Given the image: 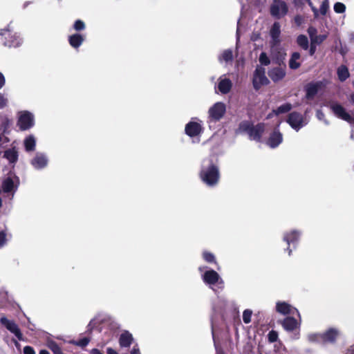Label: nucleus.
I'll use <instances>...</instances> for the list:
<instances>
[{
    "instance_id": "f257e3e1",
    "label": "nucleus",
    "mask_w": 354,
    "mask_h": 354,
    "mask_svg": "<svg viewBox=\"0 0 354 354\" xmlns=\"http://www.w3.org/2000/svg\"><path fill=\"white\" fill-rule=\"evenodd\" d=\"M207 165H203L199 172L201 180L209 187L216 185L220 180V171L218 166L214 162L212 159H208Z\"/></svg>"
},
{
    "instance_id": "f03ea898",
    "label": "nucleus",
    "mask_w": 354,
    "mask_h": 354,
    "mask_svg": "<svg viewBox=\"0 0 354 354\" xmlns=\"http://www.w3.org/2000/svg\"><path fill=\"white\" fill-rule=\"evenodd\" d=\"M240 129L248 134L250 139L260 142L265 131V124L260 122L254 125L252 122L245 121L241 123Z\"/></svg>"
},
{
    "instance_id": "7ed1b4c3",
    "label": "nucleus",
    "mask_w": 354,
    "mask_h": 354,
    "mask_svg": "<svg viewBox=\"0 0 354 354\" xmlns=\"http://www.w3.org/2000/svg\"><path fill=\"white\" fill-rule=\"evenodd\" d=\"M17 126L21 131H27L35 125L34 115L28 111H21L17 113Z\"/></svg>"
},
{
    "instance_id": "20e7f679",
    "label": "nucleus",
    "mask_w": 354,
    "mask_h": 354,
    "mask_svg": "<svg viewBox=\"0 0 354 354\" xmlns=\"http://www.w3.org/2000/svg\"><path fill=\"white\" fill-rule=\"evenodd\" d=\"M1 39L5 46L16 48L20 46L21 39L13 32L8 27L1 29L0 31Z\"/></svg>"
},
{
    "instance_id": "39448f33",
    "label": "nucleus",
    "mask_w": 354,
    "mask_h": 354,
    "mask_svg": "<svg viewBox=\"0 0 354 354\" xmlns=\"http://www.w3.org/2000/svg\"><path fill=\"white\" fill-rule=\"evenodd\" d=\"M288 12V6L283 0H273L270 6V13L276 19H280Z\"/></svg>"
},
{
    "instance_id": "423d86ee",
    "label": "nucleus",
    "mask_w": 354,
    "mask_h": 354,
    "mask_svg": "<svg viewBox=\"0 0 354 354\" xmlns=\"http://www.w3.org/2000/svg\"><path fill=\"white\" fill-rule=\"evenodd\" d=\"M270 81L266 76V69L261 66H257L252 77V85L256 91H259L262 86L269 84Z\"/></svg>"
},
{
    "instance_id": "0eeeda50",
    "label": "nucleus",
    "mask_w": 354,
    "mask_h": 354,
    "mask_svg": "<svg viewBox=\"0 0 354 354\" xmlns=\"http://www.w3.org/2000/svg\"><path fill=\"white\" fill-rule=\"evenodd\" d=\"M225 104L223 102H218L215 103L209 109V117L212 121H219L225 115Z\"/></svg>"
},
{
    "instance_id": "6e6552de",
    "label": "nucleus",
    "mask_w": 354,
    "mask_h": 354,
    "mask_svg": "<svg viewBox=\"0 0 354 354\" xmlns=\"http://www.w3.org/2000/svg\"><path fill=\"white\" fill-rule=\"evenodd\" d=\"M0 322L10 333H13L19 341L24 340L23 334L18 325L14 321L9 320L6 317H2L0 319Z\"/></svg>"
},
{
    "instance_id": "1a4fd4ad",
    "label": "nucleus",
    "mask_w": 354,
    "mask_h": 354,
    "mask_svg": "<svg viewBox=\"0 0 354 354\" xmlns=\"http://www.w3.org/2000/svg\"><path fill=\"white\" fill-rule=\"evenodd\" d=\"M286 121L290 126L296 131L299 130L304 126L303 115L297 111L289 113Z\"/></svg>"
},
{
    "instance_id": "9d476101",
    "label": "nucleus",
    "mask_w": 354,
    "mask_h": 354,
    "mask_svg": "<svg viewBox=\"0 0 354 354\" xmlns=\"http://www.w3.org/2000/svg\"><path fill=\"white\" fill-rule=\"evenodd\" d=\"M286 68L285 64L283 66L274 67L268 71V76L274 82H278L285 77L286 75Z\"/></svg>"
},
{
    "instance_id": "9b49d317",
    "label": "nucleus",
    "mask_w": 354,
    "mask_h": 354,
    "mask_svg": "<svg viewBox=\"0 0 354 354\" xmlns=\"http://www.w3.org/2000/svg\"><path fill=\"white\" fill-rule=\"evenodd\" d=\"M330 109L333 113L339 118L351 122L353 118L346 112V109L339 104H334L330 106Z\"/></svg>"
},
{
    "instance_id": "f8f14e48",
    "label": "nucleus",
    "mask_w": 354,
    "mask_h": 354,
    "mask_svg": "<svg viewBox=\"0 0 354 354\" xmlns=\"http://www.w3.org/2000/svg\"><path fill=\"white\" fill-rule=\"evenodd\" d=\"M202 130V126L199 123L193 121L188 122L185 128V133L191 138L198 136Z\"/></svg>"
},
{
    "instance_id": "ddd939ff",
    "label": "nucleus",
    "mask_w": 354,
    "mask_h": 354,
    "mask_svg": "<svg viewBox=\"0 0 354 354\" xmlns=\"http://www.w3.org/2000/svg\"><path fill=\"white\" fill-rule=\"evenodd\" d=\"M270 35L271 37L272 46H277L280 44L281 26L277 21H275L270 29Z\"/></svg>"
},
{
    "instance_id": "4468645a",
    "label": "nucleus",
    "mask_w": 354,
    "mask_h": 354,
    "mask_svg": "<svg viewBox=\"0 0 354 354\" xmlns=\"http://www.w3.org/2000/svg\"><path fill=\"white\" fill-rule=\"evenodd\" d=\"M283 141V136L279 129H275L272 133H270L268 140L267 145L271 148H276Z\"/></svg>"
},
{
    "instance_id": "2eb2a0df",
    "label": "nucleus",
    "mask_w": 354,
    "mask_h": 354,
    "mask_svg": "<svg viewBox=\"0 0 354 354\" xmlns=\"http://www.w3.org/2000/svg\"><path fill=\"white\" fill-rule=\"evenodd\" d=\"M322 335L323 344H334L339 336V331L334 328H330L324 333H322Z\"/></svg>"
},
{
    "instance_id": "dca6fc26",
    "label": "nucleus",
    "mask_w": 354,
    "mask_h": 354,
    "mask_svg": "<svg viewBox=\"0 0 354 354\" xmlns=\"http://www.w3.org/2000/svg\"><path fill=\"white\" fill-rule=\"evenodd\" d=\"M202 279L206 284L215 285L221 279V277L217 272L214 270H209L204 272Z\"/></svg>"
},
{
    "instance_id": "f3484780",
    "label": "nucleus",
    "mask_w": 354,
    "mask_h": 354,
    "mask_svg": "<svg viewBox=\"0 0 354 354\" xmlns=\"http://www.w3.org/2000/svg\"><path fill=\"white\" fill-rule=\"evenodd\" d=\"M299 232L297 230H292L290 232H287L283 236V241H286L288 244V247L286 250L288 251V255H291L292 250L290 249V245L291 243H296L299 238Z\"/></svg>"
},
{
    "instance_id": "a211bd4d",
    "label": "nucleus",
    "mask_w": 354,
    "mask_h": 354,
    "mask_svg": "<svg viewBox=\"0 0 354 354\" xmlns=\"http://www.w3.org/2000/svg\"><path fill=\"white\" fill-rule=\"evenodd\" d=\"M321 86V82H310L305 86L306 97L308 100L313 99L318 93Z\"/></svg>"
},
{
    "instance_id": "6ab92c4d",
    "label": "nucleus",
    "mask_w": 354,
    "mask_h": 354,
    "mask_svg": "<svg viewBox=\"0 0 354 354\" xmlns=\"http://www.w3.org/2000/svg\"><path fill=\"white\" fill-rule=\"evenodd\" d=\"M281 325L286 330L289 332H292L299 327V324L293 317H286L284 318Z\"/></svg>"
},
{
    "instance_id": "aec40b11",
    "label": "nucleus",
    "mask_w": 354,
    "mask_h": 354,
    "mask_svg": "<svg viewBox=\"0 0 354 354\" xmlns=\"http://www.w3.org/2000/svg\"><path fill=\"white\" fill-rule=\"evenodd\" d=\"M85 36L80 34L75 33L68 36V43L71 47L77 49L84 41Z\"/></svg>"
},
{
    "instance_id": "412c9836",
    "label": "nucleus",
    "mask_w": 354,
    "mask_h": 354,
    "mask_svg": "<svg viewBox=\"0 0 354 354\" xmlns=\"http://www.w3.org/2000/svg\"><path fill=\"white\" fill-rule=\"evenodd\" d=\"M48 160L45 156L42 154H36L34 158L31 160L32 165L37 169L45 167L47 165Z\"/></svg>"
},
{
    "instance_id": "4be33fe9",
    "label": "nucleus",
    "mask_w": 354,
    "mask_h": 354,
    "mask_svg": "<svg viewBox=\"0 0 354 354\" xmlns=\"http://www.w3.org/2000/svg\"><path fill=\"white\" fill-rule=\"evenodd\" d=\"M17 188V185H15L13 179L10 176L5 178L2 182V190L4 193L15 192Z\"/></svg>"
},
{
    "instance_id": "5701e85b",
    "label": "nucleus",
    "mask_w": 354,
    "mask_h": 354,
    "mask_svg": "<svg viewBox=\"0 0 354 354\" xmlns=\"http://www.w3.org/2000/svg\"><path fill=\"white\" fill-rule=\"evenodd\" d=\"M133 339L132 335L129 331L122 333L119 338V344L121 347H129L132 344Z\"/></svg>"
},
{
    "instance_id": "b1692460",
    "label": "nucleus",
    "mask_w": 354,
    "mask_h": 354,
    "mask_svg": "<svg viewBox=\"0 0 354 354\" xmlns=\"http://www.w3.org/2000/svg\"><path fill=\"white\" fill-rule=\"evenodd\" d=\"M12 120L7 116L4 117L0 124V132L1 135H9L10 133V127L12 125Z\"/></svg>"
},
{
    "instance_id": "393cba45",
    "label": "nucleus",
    "mask_w": 354,
    "mask_h": 354,
    "mask_svg": "<svg viewBox=\"0 0 354 354\" xmlns=\"http://www.w3.org/2000/svg\"><path fill=\"white\" fill-rule=\"evenodd\" d=\"M3 157L6 158L10 163H16L18 160V151L15 147L8 149L4 151Z\"/></svg>"
},
{
    "instance_id": "a878e982",
    "label": "nucleus",
    "mask_w": 354,
    "mask_h": 354,
    "mask_svg": "<svg viewBox=\"0 0 354 354\" xmlns=\"http://www.w3.org/2000/svg\"><path fill=\"white\" fill-rule=\"evenodd\" d=\"M232 86V82L230 79L225 78L221 80L218 84L219 91L223 94L228 93Z\"/></svg>"
},
{
    "instance_id": "bb28decb",
    "label": "nucleus",
    "mask_w": 354,
    "mask_h": 354,
    "mask_svg": "<svg viewBox=\"0 0 354 354\" xmlns=\"http://www.w3.org/2000/svg\"><path fill=\"white\" fill-rule=\"evenodd\" d=\"M301 58V54L299 52H294L292 53L289 59V67L292 70H296L301 66V63L298 62Z\"/></svg>"
},
{
    "instance_id": "cd10ccee",
    "label": "nucleus",
    "mask_w": 354,
    "mask_h": 354,
    "mask_svg": "<svg viewBox=\"0 0 354 354\" xmlns=\"http://www.w3.org/2000/svg\"><path fill=\"white\" fill-rule=\"evenodd\" d=\"M338 79L340 82L346 81L350 77L348 68L345 65H341L337 70Z\"/></svg>"
},
{
    "instance_id": "c85d7f7f",
    "label": "nucleus",
    "mask_w": 354,
    "mask_h": 354,
    "mask_svg": "<svg viewBox=\"0 0 354 354\" xmlns=\"http://www.w3.org/2000/svg\"><path fill=\"white\" fill-rule=\"evenodd\" d=\"M292 307L290 304L285 301H279L276 305V310L278 313L283 315H288L291 313Z\"/></svg>"
},
{
    "instance_id": "c756f323",
    "label": "nucleus",
    "mask_w": 354,
    "mask_h": 354,
    "mask_svg": "<svg viewBox=\"0 0 354 354\" xmlns=\"http://www.w3.org/2000/svg\"><path fill=\"white\" fill-rule=\"evenodd\" d=\"M36 142L33 136L30 135L24 140V147L26 151H32L35 149Z\"/></svg>"
},
{
    "instance_id": "7c9ffc66",
    "label": "nucleus",
    "mask_w": 354,
    "mask_h": 354,
    "mask_svg": "<svg viewBox=\"0 0 354 354\" xmlns=\"http://www.w3.org/2000/svg\"><path fill=\"white\" fill-rule=\"evenodd\" d=\"M297 45L303 50H308L309 48V41L305 35H299L296 39Z\"/></svg>"
},
{
    "instance_id": "2f4dec72",
    "label": "nucleus",
    "mask_w": 354,
    "mask_h": 354,
    "mask_svg": "<svg viewBox=\"0 0 354 354\" xmlns=\"http://www.w3.org/2000/svg\"><path fill=\"white\" fill-rule=\"evenodd\" d=\"M292 109V105L290 103H285L281 106H279L277 109H273L272 112L275 115H279L281 113H285L289 112Z\"/></svg>"
},
{
    "instance_id": "473e14b6",
    "label": "nucleus",
    "mask_w": 354,
    "mask_h": 354,
    "mask_svg": "<svg viewBox=\"0 0 354 354\" xmlns=\"http://www.w3.org/2000/svg\"><path fill=\"white\" fill-rule=\"evenodd\" d=\"M322 338V333H310L308 335V340L311 343L323 344Z\"/></svg>"
},
{
    "instance_id": "72a5a7b5",
    "label": "nucleus",
    "mask_w": 354,
    "mask_h": 354,
    "mask_svg": "<svg viewBox=\"0 0 354 354\" xmlns=\"http://www.w3.org/2000/svg\"><path fill=\"white\" fill-rule=\"evenodd\" d=\"M202 257L204 261L207 263H214L217 265V261L213 253L208 251H204L202 254Z\"/></svg>"
},
{
    "instance_id": "f704fd0d",
    "label": "nucleus",
    "mask_w": 354,
    "mask_h": 354,
    "mask_svg": "<svg viewBox=\"0 0 354 354\" xmlns=\"http://www.w3.org/2000/svg\"><path fill=\"white\" fill-rule=\"evenodd\" d=\"M221 58L226 62L232 61V59H233L232 50L230 49L225 50L221 55Z\"/></svg>"
},
{
    "instance_id": "c9c22d12",
    "label": "nucleus",
    "mask_w": 354,
    "mask_h": 354,
    "mask_svg": "<svg viewBox=\"0 0 354 354\" xmlns=\"http://www.w3.org/2000/svg\"><path fill=\"white\" fill-rule=\"evenodd\" d=\"M48 347L53 354H64L62 348L55 342H50L48 344Z\"/></svg>"
},
{
    "instance_id": "e433bc0d",
    "label": "nucleus",
    "mask_w": 354,
    "mask_h": 354,
    "mask_svg": "<svg viewBox=\"0 0 354 354\" xmlns=\"http://www.w3.org/2000/svg\"><path fill=\"white\" fill-rule=\"evenodd\" d=\"M73 29L77 31L80 32L82 30H84L86 28L85 23L81 20V19H77L73 26Z\"/></svg>"
},
{
    "instance_id": "4c0bfd02",
    "label": "nucleus",
    "mask_w": 354,
    "mask_h": 354,
    "mask_svg": "<svg viewBox=\"0 0 354 354\" xmlns=\"http://www.w3.org/2000/svg\"><path fill=\"white\" fill-rule=\"evenodd\" d=\"M334 11L336 13L342 14L346 11V6L341 2H337L334 4Z\"/></svg>"
},
{
    "instance_id": "58836bf2",
    "label": "nucleus",
    "mask_w": 354,
    "mask_h": 354,
    "mask_svg": "<svg viewBox=\"0 0 354 354\" xmlns=\"http://www.w3.org/2000/svg\"><path fill=\"white\" fill-rule=\"evenodd\" d=\"M329 9V1L324 0L319 8V12L322 15H326Z\"/></svg>"
},
{
    "instance_id": "ea45409f",
    "label": "nucleus",
    "mask_w": 354,
    "mask_h": 354,
    "mask_svg": "<svg viewBox=\"0 0 354 354\" xmlns=\"http://www.w3.org/2000/svg\"><path fill=\"white\" fill-rule=\"evenodd\" d=\"M259 62L261 65L268 66L270 64V60L268 57L267 54L262 52L259 55Z\"/></svg>"
},
{
    "instance_id": "a19ab883",
    "label": "nucleus",
    "mask_w": 354,
    "mask_h": 354,
    "mask_svg": "<svg viewBox=\"0 0 354 354\" xmlns=\"http://www.w3.org/2000/svg\"><path fill=\"white\" fill-rule=\"evenodd\" d=\"M252 312L249 309H246L243 313V320L245 324H249L251 322Z\"/></svg>"
},
{
    "instance_id": "79ce46f5",
    "label": "nucleus",
    "mask_w": 354,
    "mask_h": 354,
    "mask_svg": "<svg viewBox=\"0 0 354 354\" xmlns=\"http://www.w3.org/2000/svg\"><path fill=\"white\" fill-rule=\"evenodd\" d=\"M268 339L270 343L277 342L278 339V333L274 330H270L268 334Z\"/></svg>"
},
{
    "instance_id": "37998d69",
    "label": "nucleus",
    "mask_w": 354,
    "mask_h": 354,
    "mask_svg": "<svg viewBox=\"0 0 354 354\" xmlns=\"http://www.w3.org/2000/svg\"><path fill=\"white\" fill-rule=\"evenodd\" d=\"M8 104V99L5 94L0 93V109L6 108Z\"/></svg>"
},
{
    "instance_id": "c03bdc74",
    "label": "nucleus",
    "mask_w": 354,
    "mask_h": 354,
    "mask_svg": "<svg viewBox=\"0 0 354 354\" xmlns=\"http://www.w3.org/2000/svg\"><path fill=\"white\" fill-rule=\"evenodd\" d=\"M327 37V35H316L313 39H312L313 43H315L317 44H321Z\"/></svg>"
},
{
    "instance_id": "a18cd8bd",
    "label": "nucleus",
    "mask_w": 354,
    "mask_h": 354,
    "mask_svg": "<svg viewBox=\"0 0 354 354\" xmlns=\"http://www.w3.org/2000/svg\"><path fill=\"white\" fill-rule=\"evenodd\" d=\"M89 342L90 339L88 337H83L82 339H78L75 344L79 346L85 347L88 344Z\"/></svg>"
},
{
    "instance_id": "49530a36",
    "label": "nucleus",
    "mask_w": 354,
    "mask_h": 354,
    "mask_svg": "<svg viewBox=\"0 0 354 354\" xmlns=\"http://www.w3.org/2000/svg\"><path fill=\"white\" fill-rule=\"evenodd\" d=\"M308 34L310 38V41H312V39L315 37V36L317 35V30L316 28L313 26H310L307 30Z\"/></svg>"
},
{
    "instance_id": "de8ad7c7",
    "label": "nucleus",
    "mask_w": 354,
    "mask_h": 354,
    "mask_svg": "<svg viewBox=\"0 0 354 354\" xmlns=\"http://www.w3.org/2000/svg\"><path fill=\"white\" fill-rule=\"evenodd\" d=\"M6 233L4 231L0 232V248H2L6 243Z\"/></svg>"
},
{
    "instance_id": "09e8293b",
    "label": "nucleus",
    "mask_w": 354,
    "mask_h": 354,
    "mask_svg": "<svg viewBox=\"0 0 354 354\" xmlns=\"http://www.w3.org/2000/svg\"><path fill=\"white\" fill-rule=\"evenodd\" d=\"M24 354H35L34 348L30 346H26L24 348Z\"/></svg>"
},
{
    "instance_id": "8fccbe9b",
    "label": "nucleus",
    "mask_w": 354,
    "mask_h": 354,
    "mask_svg": "<svg viewBox=\"0 0 354 354\" xmlns=\"http://www.w3.org/2000/svg\"><path fill=\"white\" fill-rule=\"evenodd\" d=\"M294 21L297 24V26H299L303 23L304 18L302 16L297 15L294 17Z\"/></svg>"
},
{
    "instance_id": "3c124183",
    "label": "nucleus",
    "mask_w": 354,
    "mask_h": 354,
    "mask_svg": "<svg viewBox=\"0 0 354 354\" xmlns=\"http://www.w3.org/2000/svg\"><path fill=\"white\" fill-rule=\"evenodd\" d=\"M309 55L313 56L316 52V44L310 41V45L309 46Z\"/></svg>"
},
{
    "instance_id": "603ef678",
    "label": "nucleus",
    "mask_w": 354,
    "mask_h": 354,
    "mask_svg": "<svg viewBox=\"0 0 354 354\" xmlns=\"http://www.w3.org/2000/svg\"><path fill=\"white\" fill-rule=\"evenodd\" d=\"M6 84V79L2 73L0 72V89H1Z\"/></svg>"
},
{
    "instance_id": "864d4df0",
    "label": "nucleus",
    "mask_w": 354,
    "mask_h": 354,
    "mask_svg": "<svg viewBox=\"0 0 354 354\" xmlns=\"http://www.w3.org/2000/svg\"><path fill=\"white\" fill-rule=\"evenodd\" d=\"M344 354H354V344L349 346L345 351Z\"/></svg>"
},
{
    "instance_id": "5fc2aeb1",
    "label": "nucleus",
    "mask_w": 354,
    "mask_h": 354,
    "mask_svg": "<svg viewBox=\"0 0 354 354\" xmlns=\"http://www.w3.org/2000/svg\"><path fill=\"white\" fill-rule=\"evenodd\" d=\"M311 9L312 11L313 12L315 18H317L319 15V10H317V8H316L315 6H312Z\"/></svg>"
},
{
    "instance_id": "6e6d98bb",
    "label": "nucleus",
    "mask_w": 354,
    "mask_h": 354,
    "mask_svg": "<svg viewBox=\"0 0 354 354\" xmlns=\"http://www.w3.org/2000/svg\"><path fill=\"white\" fill-rule=\"evenodd\" d=\"M106 353L107 354H118L114 349L111 348H108Z\"/></svg>"
},
{
    "instance_id": "4d7b16f0",
    "label": "nucleus",
    "mask_w": 354,
    "mask_h": 354,
    "mask_svg": "<svg viewBox=\"0 0 354 354\" xmlns=\"http://www.w3.org/2000/svg\"><path fill=\"white\" fill-rule=\"evenodd\" d=\"M91 353L92 354H104L97 348H93Z\"/></svg>"
},
{
    "instance_id": "13d9d810",
    "label": "nucleus",
    "mask_w": 354,
    "mask_h": 354,
    "mask_svg": "<svg viewBox=\"0 0 354 354\" xmlns=\"http://www.w3.org/2000/svg\"><path fill=\"white\" fill-rule=\"evenodd\" d=\"M131 354H140V353L138 348H133Z\"/></svg>"
},
{
    "instance_id": "bf43d9fd",
    "label": "nucleus",
    "mask_w": 354,
    "mask_h": 354,
    "mask_svg": "<svg viewBox=\"0 0 354 354\" xmlns=\"http://www.w3.org/2000/svg\"><path fill=\"white\" fill-rule=\"evenodd\" d=\"M349 100L352 104H354V93H351L349 96Z\"/></svg>"
},
{
    "instance_id": "052dcab7",
    "label": "nucleus",
    "mask_w": 354,
    "mask_h": 354,
    "mask_svg": "<svg viewBox=\"0 0 354 354\" xmlns=\"http://www.w3.org/2000/svg\"><path fill=\"white\" fill-rule=\"evenodd\" d=\"M39 354H50V353L47 350L43 349L39 351Z\"/></svg>"
},
{
    "instance_id": "680f3d73",
    "label": "nucleus",
    "mask_w": 354,
    "mask_h": 354,
    "mask_svg": "<svg viewBox=\"0 0 354 354\" xmlns=\"http://www.w3.org/2000/svg\"><path fill=\"white\" fill-rule=\"evenodd\" d=\"M273 113H274L273 112H272V113H269V114L267 115V119H270V118H271L272 117V114H273Z\"/></svg>"
},
{
    "instance_id": "e2e57ef3",
    "label": "nucleus",
    "mask_w": 354,
    "mask_h": 354,
    "mask_svg": "<svg viewBox=\"0 0 354 354\" xmlns=\"http://www.w3.org/2000/svg\"><path fill=\"white\" fill-rule=\"evenodd\" d=\"M308 4L312 8V6H313V3L311 1V0H308Z\"/></svg>"
},
{
    "instance_id": "0e129e2a",
    "label": "nucleus",
    "mask_w": 354,
    "mask_h": 354,
    "mask_svg": "<svg viewBox=\"0 0 354 354\" xmlns=\"http://www.w3.org/2000/svg\"><path fill=\"white\" fill-rule=\"evenodd\" d=\"M217 354H225L223 351L218 352Z\"/></svg>"
},
{
    "instance_id": "69168bd1",
    "label": "nucleus",
    "mask_w": 354,
    "mask_h": 354,
    "mask_svg": "<svg viewBox=\"0 0 354 354\" xmlns=\"http://www.w3.org/2000/svg\"><path fill=\"white\" fill-rule=\"evenodd\" d=\"M2 138H3V135H1V133H0V142L2 140Z\"/></svg>"
},
{
    "instance_id": "338daca9",
    "label": "nucleus",
    "mask_w": 354,
    "mask_h": 354,
    "mask_svg": "<svg viewBox=\"0 0 354 354\" xmlns=\"http://www.w3.org/2000/svg\"><path fill=\"white\" fill-rule=\"evenodd\" d=\"M5 140H6V142H8V141H9V139H8V137H5Z\"/></svg>"
},
{
    "instance_id": "774afa93",
    "label": "nucleus",
    "mask_w": 354,
    "mask_h": 354,
    "mask_svg": "<svg viewBox=\"0 0 354 354\" xmlns=\"http://www.w3.org/2000/svg\"><path fill=\"white\" fill-rule=\"evenodd\" d=\"M14 342H15L16 346H17L19 344L18 342L16 340H14Z\"/></svg>"
}]
</instances>
